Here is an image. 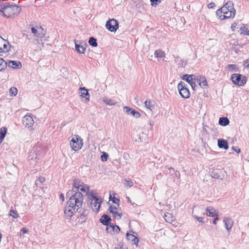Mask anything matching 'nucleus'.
Returning <instances> with one entry per match:
<instances>
[{
    "mask_svg": "<svg viewBox=\"0 0 249 249\" xmlns=\"http://www.w3.org/2000/svg\"><path fill=\"white\" fill-rule=\"evenodd\" d=\"M83 195L80 192H76L67 202L64 213L66 219H70L82 207Z\"/></svg>",
    "mask_w": 249,
    "mask_h": 249,
    "instance_id": "f257e3e1",
    "label": "nucleus"
},
{
    "mask_svg": "<svg viewBox=\"0 0 249 249\" xmlns=\"http://www.w3.org/2000/svg\"><path fill=\"white\" fill-rule=\"evenodd\" d=\"M0 6V14L7 18L18 16L21 11L20 6L10 4L9 2L3 3Z\"/></svg>",
    "mask_w": 249,
    "mask_h": 249,
    "instance_id": "f03ea898",
    "label": "nucleus"
},
{
    "mask_svg": "<svg viewBox=\"0 0 249 249\" xmlns=\"http://www.w3.org/2000/svg\"><path fill=\"white\" fill-rule=\"evenodd\" d=\"M235 15V10L232 1H229L221 8L216 11V15L219 18L223 20L230 18H233Z\"/></svg>",
    "mask_w": 249,
    "mask_h": 249,
    "instance_id": "7ed1b4c3",
    "label": "nucleus"
},
{
    "mask_svg": "<svg viewBox=\"0 0 249 249\" xmlns=\"http://www.w3.org/2000/svg\"><path fill=\"white\" fill-rule=\"evenodd\" d=\"M70 145L72 150L77 151L83 145V140L78 135H75L71 141Z\"/></svg>",
    "mask_w": 249,
    "mask_h": 249,
    "instance_id": "20e7f679",
    "label": "nucleus"
},
{
    "mask_svg": "<svg viewBox=\"0 0 249 249\" xmlns=\"http://www.w3.org/2000/svg\"><path fill=\"white\" fill-rule=\"evenodd\" d=\"M89 198L90 199L91 209L95 212H98L101 207L102 200L94 196L93 194H90L89 196Z\"/></svg>",
    "mask_w": 249,
    "mask_h": 249,
    "instance_id": "39448f33",
    "label": "nucleus"
},
{
    "mask_svg": "<svg viewBox=\"0 0 249 249\" xmlns=\"http://www.w3.org/2000/svg\"><path fill=\"white\" fill-rule=\"evenodd\" d=\"M231 80L234 85L239 86H244L247 81L245 76L237 73L232 74Z\"/></svg>",
    "mask_w": 249,
    "mask_h": 249,
    "instance_id": "423d86ee",
    "label": "nucleus"
},
{
    "mask_svg": "<svg viewBox=\"0 0 249 249\" xmlns=\"http://www.w3.org/2000/svg\"><path fill=\"white\" fill-rule=\"evenodd\" d=\"M179 94L182 98H188L190 96V93L188 89L186 87L184 82L181 81L178 85Z\"/></svg>",
    "mask_w": 249,
    "mask_h": 249,
    "instance_id": "0eeeda50",
    "label": "nucleus"
},
{
    "mask_svg": "<svg viewBox=\"0 0 249 249\" xmlns=\"http://www.w3.org/2000/svg\"><path fill=\"white\" fill-rule=\"evenodd\" d=\"M39 155L36 151L31 152L29 153L28 160L29 164L31 165V168H34L36 166L39 160Z\"/></svg>",
    "mask_w": 249,
    "mask_h": 249,
    "instance_id": "6e6552de",
    "label": "nucleus"
},
{
    "mask_svg": "<svg viewBox=\"0 0 249 249\" xmlns=\"http://www.w3.org/2000/svg\"><path fill=\"white\" fill-rule=\"evenodd\" d=\"M106 26L110 32H115L119 27L118 22L114 18L108 20L107 22Z\"/></svg>",
    "mask_w": 249,
    "mask_h": 249,
    "instance_id": "1a4fd4ad",
    "label": "nucleus"
},
{
    "mask_svg": "<svg viewBox=\"0 0 249 249\" xmlns=\"http://www.w3.org/2000/svg\"><path fill=\"white\" fill-rule=\"evenodd\" d=\"M10 49L9 42L0 36V53L7 52Z\"/></svg>",
    "mask_w": 249,
    "mask_h": 249,
    "instance_id": "9d476101",
    "label": "nucleus"
},
{
    "mask_svg": "<svg viewBox=\"0 0 249 249\" xmlns=\"http://www.w3.org/2000/svg\"><path fill=\"white\" fill-rule=\"evenodd\" d=\"M23 124L28 128L31 127L34 124L33 117L30 115H26L23 118Z\"/></svg>",
    "mask_w": 249,
    "mask_h": 249,
    "instance_id": "9b49d317",
    "label": "nucleus"
},
{
    "mask_svg": "<svg viewBox=\"0 0 249 249\" xmlns=\"http://www.w3.org/2000/svg\"><path fill=\"white\" fill-rule=\"evenodd\" d=\"M182 78L183 80H185L189 84H190L192 88H193V85H195V81L196 80L195 75L193 74H185L183 75Z\"/></svg>",
    "mask_w": 249,
    "mask_h": 249,
    "instance_id": "f8f14e48",
    "label": "nucleus"
},
{
    "mask_svg": "<svg viewBox=\"0 0 249 249\" xmlns=\"http://www.w3.org/2000/svg\"><path fill=\"white\" fill-rule=\"evenodd\" d=\"M81 91L80 96L82 98H85L86 102L89 101L90 95L88 90L85 88H80L79 89Z\"/></svg>",
    "mask_w": 249,
    "mask_h": 249,
    "instance_id": "ddd939ff",
    "label": "nucleus"
},
{
    "mask_svg": "<svg viewBox=\"0 0 249 249\" xmlns=\"http://www.w3.org/2000/svg\"><path fill=\"white\" fill-rule=\"evenodd\" d=\"M196 82L203 89L206 88L208 87L207 82L204 76H198L196 79Z\"/></svg>",
    "mask_w": 249,
    "mask_h": 249,
    "instance_id": "4468645a",
    "label": "nucleus"
},
{
    "mask_svg": "<svg viewBox=\"0 0 249 249\" xmlns=\"http://www.w3.org/2000/svg\"><path fill=\"white\" fill-rule=\"evenodd\" d=\"M166 174H170L171 176H174L173 178H177L179 179L180 178L179 171L175 170V169L172 167L168 168V170L166 172Z\"/></svg>",
    "mask_w": 249,
    "mask_h": 249,
    "instance_id": "2eb2a0df",
    "label": "nucleus"
},
{
    "mask_svg": "<svg viewBox=\"0 0 249 249\" xmlns=\"http://www.w3.org/2000/svg\"><path fill=\"white\" fill-rule=\"evenodd\" d=\"M165 220L169 223L172 224L173 226L175 227H177L178 225L176 224L177 222H175L176 223H173V222H175V218L173 216L172 214L171 213H167L164 214V216Z\"/></svg>",
    "mask_w": 249,
    "mask_h": 249,
    "instance_id": "dca6fc26",
    "label": "nucleus"
},
{
    "mask_svg": "<svg viewBox=\"0 0 249 249\" xmlns=\"http://www.w3.org/2000/svg\"><path fill=\"white\" fill-rule=\"evenodd\" d=\"M77 42H78V41H76V40H74L76 50L79 53H84L86 51V46H87L86 44H85L84 46H83V45H81L82 43L81 42H80V44H78Z\"/></svg>",
    "mask_w": 249,
    "mask_h": 249,
    "instance_id": "f3484780",
    "label": "nucleus"
},
{
    "mask_svg": "<svg viewBox=\"0 0 249 249\" xmlns=\"http://www.w3.org/2000/svg\"><path fill=\"white\" fill-rule=\"evenodd\" d=\"M126 238L127 240L132 242V243L135 245L137 247L138 246V243L139 242V239L133 234H131L128 232L126 233Z\"/></svg>",
    "mask_w": 249,
    "mask_h": 249,
    "instance_id": "a211bd4d",
    "label": "nucleus"
},
{
    "mask_svg": "<svg viewBox=\"0 0 249 249\" xmlns=\"http://www.w3.org/2000/svg\"><path fill=\"white\" fill-rule=\"evenodd\" d=\"M224 226L227 231L231 230L233 225V221L230 218H226L223 220Z\"/></svg>",
    "mask_w": 249,
    "mask_h": 249,
    "instance_id": "6ab92c4d",
    "label": "nucleus"
},
{
    "mask_svg": "<svg viewBox=\"0 0 249 249\" xmlns=\"http://www.w3.org/2000/svg\"><path fill=\"white\" fill-rule=\"evenodd\" d=\"M7 66L13 69H19L21 67V64L18 61H9Z\"/></svg>",
    "mask_w": 249,
    "mask_h": 249,
    "instance_id": "aec40b11",
    "label": "nucleus"
},
{
    "mask_svg": "<svg viewBox=\"0 0 249 249\" xmlns=\"http://www.w3.org/2000/svg\"><path fill=\"white\" fill-rule=\"evenodd\" d=\"M175 61L178 64L179 67L184 68L187 64L186 60L182 59L179 56L175 57Z\"/></svg>",
    "mask_w": 249,
    "mask_h": 249,
    "instance_id": "412c9836",
    "label": "nucleus"
},
{
    "mask_svg": "<svg viewBox=\"0 0 249 249\" xmlns=\"http://www.w3.org/2000/svg\"><path fill=\"white\" fill-rule=\"evenodd\" d=\"M218 146L220 148L227 149L228 148V143L227 141L223 139L218 140Z\"/></svg>",
    "mask_w": 249,
    "mask_h": 249,
    "instance_id": "4be33fe9",
    "label": "nucleus"
},
{
    "mask_svg": "<svg viewBox=\"0 0 249 249\" xmlns=\"http://www.w3.org/2000/svg\"><path fill=\"white\" fill-rule=\"evenodd\" d=\"M206 214L209 216L213 217L217 215L216 211L212 207H208L206 210Z\"/></svg>",
    "mask_w": 249,
    "mask_h": 249,
    "instance_id": "5701e85b",
    "label": "nucleus"
},
{
    "mask_svg": "<svg viewBox=\"0 0 249 249\" xmlns=\"http://www.w3.org/2000/svg\"><path fill=\"white\" fill-rule=\"evenodd\" d=\"M111 218L107 214H104L100 219V221L104 225H108Z\"/></svg>",
    "mask_w": 249,
    "mask_h": 249,
    "instance_id": "b1692460",
    "label": "nucleus"
},
{
    "mask_svg": "<svg viewBox=\"0 0 249 249\" xmlns=\"http://www.w3.org/2000/svg\"><path fill=\"white\" fill-rule=\"evenodd\" d=\"M230 123V121L227 117H221L219 120V124L222 126H226Z\"/></svg>",
    "mask_w": 249,
    "mask_h": 249,
    "instance_id": "393cba45",
    "label": "nucleus"
},
{
    "mask_svg": "<svg viewBox=\"0 0 249 249\" xmlns=\"http://www.w3.org/2000/svg\"><path fill=\"white\" fill-rule=\"evenodd\" d=\"M154 55L157 58L165 57L166 56V54L164 52L162 51L160 49L156 50L154 53Z\"/></svg>",
    "mask_w": 249,
    "mask_h": 249,
    "instance_id": "a878e982",
    "label": "nucleus"
},
{
    "mask_svg": "<svg viewBox=\"0 0 249 249\" xmlns=\"http://www.w3.org/2000/svg\"><path fill=\"white\" fill-rule=\"evenodd\" d=\"M83 183L82 181L78 179H75L73 183V189H76L78 190H79Z\"/></svg>",
    "mask_w": 249,
    "mask_h": 249,
    "instance_id": "bb28decb",
    "label": "nucleus"
},
{
    "mask_svg": "<svg viewBox=\"0 0 249 249\" xmlns=\"http://www.w3.org/2000/svg\"><path fill=\"white\" fill-rule=\"evenodd\" d=\"M7 132V128L6 127H2L0 129V142H1Z\"/></svg>",
    "mask_w": 249,
    "mask_h": 249,
    "instance_id": "cd10ccee",
    "label": "nucleus"
},
{
    "mask_svg": "<svg viewBox=\"0 0 249 249\" xmlns=\"http://www.w3.org/2000/svg\"><path fill=\"white\" fill-rule=\"evenodd\" d=\"M103 102L107 105H115L117 104V102L107 97H104L103 98Z\"/></svg>",
    "mask_w": 249,
    "mask_h": 249,
    "instance_id": "c85d7f7f",
    "label": "nucleus"
},
{
    "mask_svg": "<svg viewBox=\"0 0 249 249\" xmlns=\"http://www.w3.org/2000/svg\"><path fill=\"white\" fill-rule=\"evenodd\" d=\"M145 106L149 109L152 110L154 108V105L151 100H146L145 103Z\"/></svg>",
    "mask_w": 249,
    "mask_h": 249,
    "instance_id": "c756f323",
    "label": "nucleus"
},
{
    "mask_svg": "<svg viewBox=\"0 0 249 249\" xmlns=\"http://www.w3.org/2000/svg\"><path fill=\"white\" fill-rule=\"evenodd\" d=\"M7 67V62L0 57V71L4 70Z\"/></svg>",
    "mask_w": 249,
    "mask_h": 249,
    "instance_id": "7c9ffc66",
    "label": "nucleus"
},
{
    "mask_svg": "<svg viewBox=\"0 0 249 249\" xmlns=\"http://www.w3.org/2000/svg\"><path fill=\"white\" fill-rule=\"evenodd\" d=\"M89 43L90 45L93 47H97L98 44L96 41V39L93 37H90L89 40Z\"/></svg>",
    "mask_w": 249,
    "mask_h": 249,
    "instance_id": "2f4dec72",
    "label": "nucleus"
},
{
    "mask_svg": "<svg viewBox=\"0 0 249 249\" xmlns=\"http://www.w3.org/2000/svg\"><path fill=\"white\" fill-rule=\"evenodd\" d=\"M119 206V204H116L114 205H111L109 206V208L108 209V211L109 212V213H111L112 211H114V212L117 211H118V209Z\"/></svg>",
    "mask_w": 249,
    "mask_h": 249,
    "instance_id": "473e14b6",
    "label": "nucleus"
},
{
    "mask_svg": "<svg viewBox=\"0 0 249 249\" xmlns=\"http://www.w3.org/2000/svg\"><path fill=\"white\" fill-rule=\"evenodd\" d=\"M79 190L82 192L88 193L89 191V187L88 185L83 183V184L82 185V186H81Z\"/></svg>",
    "mask_w": 249,
    "mask_h": 249,
    "instance_id": "72a5a7b5",
    "label": "nucleus"
},
{
    "mask_svg": "<svg viewBox=\"0 0 249 249\" xmlns=\"http://www.w3.org/2000/svg\"><path fill=\"white\" fill-rule=\"evenodd\" d=\"M111 213H112L113 216L115 218H116L117 219H120L122 217V213H119L118 212V211H115V212L112 211V212Z\"/></svg>",
    "mask_w": 249,
    "mask_h": 249,
    "instance_id": "f704fd0d",
    "label": "nucleus"
},
{
    "mask_svg": "<svg viewBox=\"0 0 249 249\" xmlns=\"http://www.w3.org/2000/svg\"><path fill=\"white\" fill-rule=\"evenodd\" d=\"M130 114L133 115L136 118H139L141 117V115L139 112L136 111L134 109H132Z\"/></svg>",
    "mask_w": 249,
    "mask_h": 249,
    "instance_id": "c9c22d12",
    "label": "nucleus"
},
{
    "mask_svg": "<svg viewBox=\"0 0 249 249\" xmlns=\"http://www.w3.org/2000/svg\"><path fill=\"white\" fill-rule=\"evenodd\" d=\"M18 90L15 87H12L9 90V93L11 96H16L17 94Z\"/></svg>",
    "mask_w": 249,
    "mask_h": 249,
    "instance_id": "e433bc0d",
    "label": "nucleus"
},
{
    "mask_svg": "<svg viewBox=\"0 0 249 249\" xmlns=\"http://www.w3.org/2000/svg\"><path fill=\"white\" fill-rule=\"evenodd\" d=\"M38 30H39V32L37 33V34L36 35V36L38 37H42L45 35V33L43 30V29L40 27L38 28Z\"/></svg>",
    "mask_w": 249,
    "mask_h": 249,
    "instance_id": "4c0bfd02",
    "label": "nucleus"
},
{
    "mask_svg": "<svg viewBox=\"0 0 249 249\" xmlns=\"http://www.w3.org/2000/svg\"><path fill=\"white\" fill-rule=\"evenodd\" d=\"M124 184L126 186L131 187L133 186L134 185V183L131 180L124 179Z\"/></svg>",
    "mask_w": 249,
    "mask_h": 249,
    "instance_id": "58836bf2",
    "label": "nucleus"
},
{
    "mask_svg": "<svg viewBox=\"0 0 249 249\" xmlns=\"http://www.w3.org/2000/svg\"><path fill=\"white\" fill-rule=\"evenodd\" d=\"M227 68L228 70L230 71H237L236 70L237 69V66L234 64H229L227 66Z\"/></svg>",
    "mask_w": 249,
    "mask_h": 249,
    "instance_id": "ea45409f",
    "label": "nucleus"
},
{
    "mask_svg": "<svg viewBox=\"0 0 249 249\" xmlns=\"http://www.w3.org/2000/svg\"><path fill=\"white\" fill-rule=\"evenodd\" d=\"M10 215L15 218H17L18 217V213H17V212H16L15 211H14L13 210H11L10 211Z\"/></svg>",
    "mask_w": 249,
    "mask_h": 249,
    "instance_id": "a19ab883",
    "label": "nucleus"
},
{
    "mask_svg": "<svg viewBox=\"0 0 249 249\" xmlns=\"http://www.w3.org/2000/svg\"><path fill=\"white\" fill-rule=\"evenodd\" d=\"M107 227L106 229V231L107 232L110 233L111 234H113V231H114V230H113V228H114V227H113L112 225H107Z\"/></svg>",
    "mask_w": 249,
    "mask_h": 249,
    "instance_id": "79ce46f5",
    "label": "nucleus"
},
{
    "mask_svg": "<svg viewBox=\"0 0 249 249\" xmlns=\"http://www.w3.org/2000/svg\"><path fill=\"white\" fill-rule=\"evenodd\" d=\"M77 218L78 219V222L80 223H83L86 220L85 216L83 214L80 215Z\"/></svg>",
    "mask_w": 249,
    "mask_h": 249,
    "instance_id": "37998d69",
    "label": "nucleus"
},
{
    "mask_svg": "<svg viewBox=\"0 0 249 249\" xmlns=\"http://www.w3.org/2000/svg\"><path fill=\"white\" fill-rule=\"evenodd\" d=\"M108 156V155L106 153H104L103 154L101 157V160L103 161H106L107 160Z\"/></svg>",
    "mask_w": 249,
    "mask_h": 249,
    "instance_id": "c03bdc74",
    "label": "nucleus"
},
{
    "mask_svg": "<svg viewBox=\"0 0 249 249\" xmlns=\"http://www.w3.org/2000/svg\"><path fill=\"white\" fill-rule=\"evenodd\" d=\"M114 249H127L126 246L123 244H120L117 245L116 247L114 248Z\"/></svg>",
    "mask_w": 249,
    "mask_h": 249,
    "instance_id": "a18cd8bd",
    "label": "nucleus"
},
{
    "mask_svg": "<svg viewBox=\"0 0 249 249\" xmlns=\"http://www.w3.org/2000/svg\"><path fill=\"white\" fill-rule=\"evenodd\" d=\"M113 227H114V228H113V230H114V231H113V234L118 233L120 231L119 227L117 225L113 226Z\"/></svg>",
    "mask_w": 249,
    "mask_h": 249,
    "instance_id": "49530a36",
    "label": "nucleus"
},
{
    "mask_svg": "<svg viewBox=\"0 0 249 249\" xmlns=\"http://www.w3.org/2000/svg\"><path fill=\"white\" fill-rule=\"evenodd\" d=\"M241 29L242 30V32H244L245 35H249V31L247 28L244 27L241 28Z\"/></svg>",
    "mask_w": 249,
    "mask_h": 249,
    "instance_id": "de8ad7c7",
    "label": "nucleus"
},
{
    "mask_svg": "<svg viewBox=\"0 0 249 249\" xmlns=\"http://www.w3.org/2000/svg\"><path fill=\"white\" fill-rule=\"evenodd\" d=\"M124 110H125V112L127 114H130V112H131V110L133 109L129 107H124Z\"/></svg>",
    "mask_w": 249,
    "mask_h": 249,
    "instance_id": "09e8293b",
    "label": "nucleus"
},
{
    "mask_svg": "<svg viewBox=\"0 0 249 249\" xmlns=\"http://www.w3.org/2000/svg\"><path fill=\"white\" fill-rule=\"evenodd\" d=\"M31 31L32 33L35 35L36 36V35L37 33L39 32V30H38V28L37 29L34 27L32 28Z\"/></svg>",
    "mask_w": 249,
    "mask_h": 249,
    "instance_id": "8fccbe9b",
    "label": "nucleus"
},
{
    "mask_svg": "<svg viewBox=\"0 0 249 249\" xmlns=\"http://www.w3.org/2000/svg\"><path fill=\"white\" fill-rule=\"evenodd\" d=\"M194 217L199 222H202V223H204V221H203V217H198L197 216V215H195L194 216Z\"/></svg>",
    "mask_w": 249,
    "mask_h": 249,
    "instance_id": "3c124183",
    "label": "nucleus"
},
{
    "mask_svg": "<svg viewBox=\"0 0 249 249\" xmlns=\"http://www.w3.org/2000/svg\"><path fill=\"white\" fill-rule=\"evenodd\" d=\"M28 231V230L25 228H23L20 230V232L22 233V234L23 235L25 233H27Z\"/></svg>",
    "mask_w": 249,
    "mask_h": 249,
    "instance_id": "603ef678",
    "label": "nucleus"
},
{
    "mask_svg": "<svg viewBox=\"0 0 249 249\" xmlns=\"http://www.w3.org/2000/svg\"><path fill=\"white\" fill-rule=\"evenodd\" d=\"M150 1L151 2L152 5H153L154 3L155 5L158 4V3L160 2V0H150Z\"/></svg>",
    "mask_w": 249,
    "mask_h": 249,
    "instance_id": "864d4df0",
    "label": "nucleus"
},
{
    "mask_svg": "<svg viewBox=\"0 0 249 249\" xmlns=\"http://www.w3.org/2000/svg\"><path fill=\"white\" fill-rule=\"evenodd\" d=\"M244 64L246 67L249 68V58L245 60L244 62Z\"/></svg>",
    "mask_w": 249,
    "mask_h": 249,
    "instance_id": "5fc2aeb1",
    "label": "nucleus"
},
{
    "mask_svg": "<svg viewBox=\"0 0 249 249\" xmlns=\"http://www.w3.org/2000/svg\"><path fill=\"white\" fill-rule=\"evenodd\" d=\"M38 180L41 182V183H43L45 181V178L44 177H39L38 178Z\"/></svg>",
    "mask_w": 249,
    "mask_h": 249,
    "instance_id": "6e6d98bb",
    "label": "nucleus"
},
{
    "mask_svg": "<svg viewBox=\"0 0 249 249\" xmlns=\"http://www.w3.org/2000/svg\"><path fill=\"white\" fill-rule=\"evenodd\" d=\"M236 26H237V23L235 22H234L233 23H232L231 24V29L232 31H234V28L236 27Z\"/></svg>",
    "mask_w": 249,
    "mask_h": 249,
    "instance_id": "4d7b16f0",
    "label": "nucleus"
},
{
    "mask_svg": "<svg viewBox=\"0 0 249 249\" xmlns=\"http://www.w3.org/2000/svg\"><path fill=\"white\" fill-rule=\"evenodd\" d=\"M120 201L119 199L115 198L114 197H113V199L112 200V202L114 203L115 204H118V202Z\"/></svg>",
    "mask_w": 249,
    "mask_h": 249,
    "instance_id": "13d9d810",
    "label": "nucleus"
},
{
    "mask_svg": "<svg viewBox=\"0 0 249 249\" xmlns=\"http://www.w3.org/2000/svg\"><path fill=\"white\" fill-rule=\"evenodd\" d=\"M214 3H213V2H211L208 5V7L209 8H213L214 7Z\"/></svg>",
    "mask_w": 249,
    "mask_h": 249,
    "instance_id": "bf43d9fd",
    "label": "nucleus"
},
{
    "mask_svg": "<svg viewBox=\"0 0 249 249\" xmlns=\"http://www.w3.org/2000/svg\"><path fill=\"white\" fill-rule=\"evenodd\" d=\"M232 148L237 153H239L241 152L240 149L238 147H232Z\"/></svg>",
    "mask_w": 249,
    "mask_h": 249,
    "instance_id": "052dcab7",
    "label": "nucleus"
},
{
    "mask_svg": "<svg viewBox=\"0 0 249 249\" xmlns=\"http://www.w3.org/2000/svg\"><path fill=\"white\" fill-rule=\"evenodd\" d=\"M149 124L151 127V129H152L153 126L154 124V122L153 121H150L149 122Z\"/></svg>",
    "mask_w": 249,
    "mask_h": 249,
    "instance_id": "680f3d73",
    "label": "nucleus"
},
{
    "mask_svg": "<svg viewBox=\"0 0 249 249\" xmlns=\"http://www.w3.org/2000/svg\"><path fill=\"white\" fill-rule=\"evenodd\" d=\"M218 220V215H216L214 220L213 221V224L215 225L216 224V221Z\"/></svg>",
    "mask_w": 249,
    "mask_h": 249,
    "instance_id": "e2e57ef3",
    "label": "nucleus"
},
{
    "mask_svg": "<svg viewBox=\"0 0 249 249\" xmlns=\"http://www.w3.org/2000/svg\"><path fill=\"white\" fill-rule=\"evenodd\" d=\"M60 198L62 200V201H64V196L63 194H61L60 195Z\"/></svg>",
    "mask_w": 249,
    "mask_h": 249,
    "instance_id": "0e129e2a",
    "label": "nucleus"
},
{
    "mask_svg": "<svg viewBox=\"0 0 249 249\" xmlns=\"http://www.w3.org/2000/svg\"><path fill=\"white\" fill-rule=\"evenodd\" d=\"M127 200H128V202H129L130 203H132L131 201L130 200V199L129 197H127Z\"/></svg>",
    "mask_w": 249,
    "mask_h": 249,
    "instance_id": "69168bd1",
    "label": "nucleus"
},
{
    "mask_svg": "<svg viewBox=\"0 0 249 249\" xmlns=\"http://www.w3.org/2000/svg\"><path fill=\"white\" fill-rule=\"evenodd\" d=\"M196 84L195 83V85H193V88H192V89L194 90L195 89V87H196Z\"/></svg>",
    "mask_w": 249,
    "mask_h": 249,
    "instance_id": "338daca9",
    "label": "nucleus"
},
{
    "mask_svg": "<svg viewBox=\"0 0 249 249\" xmlns=\"http://www.w3.org/2000/svg\"><path fill=\"white\" fill-rule=\"evenodd\" d=\"M111 196L110 195V196H109V199H111Z\"/></svg>",
    "mask_w": 249,
    "mask_h": 249,
    "instance_id": "774afa93",
    "label": "nucleus"
}]
</instances>
